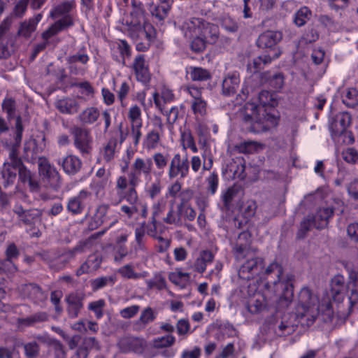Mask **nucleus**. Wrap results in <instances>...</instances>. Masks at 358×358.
Segmentation results:
<instances>
[{
  "mask_svg": "<svg viewBox=\"0 0 358 358\" xmlns=\"http://www.w3.org/2000/svg\"><path fill=\"white\" fill-rule=\"evenodd\" d=\"M319 315V299L309 288L301 289L298 296L296 317L302 326H311Z\"/></svg>",
  "mask_w": 358,
  "mask_h": 358,
  "instance_id": "nucleus-1",
  "label": "nucleus"
},
{
  "mask_svg": "<svg viewBox=\"0 0 358 358\" xmlns=\"http://www.w3.org/2000/svg\"><path fill=\"white\" fill-rule=\"evenodd\" d=\"M186 37H192V34H199L208 44H215L220 37L219 27L206 21L203 18L192 17L182 24Z\"/></svg>",
  "mask_w": 358,
  "mask_h": 358,
  "instance_id": "nucleus-2",
  "label": "nucleus"
},
{
  "mask_svg": "<svg viewBox=\"0 0 358 358\" xmlns=\"http://www.w3.org/2000/svg\"><path fill=\"white\" fill-rule=\"evenodd\" d=\"M132 10L127 20V34L129 37H136L138 34H144L143 30L147 29L149 23L145 16L143 4L137 0H131Z\"/></svg>",
  "mask_w": 358,
  "mask_h": 358,
  "instance_id": "nucleus-3",
  "label": "nucleus"
},
{
  "mask_svg": "<svg viewBox=\"0 0 358 358\" xmlns=\"http://www.w3.org/2000/svg\"><path fill=\"white\" fill-rule=\"evenodd\" d=\"M73 20L70 16H66L56 21L46 31L42 34V38L44 40L43 43L37 44L33 51L31 58L34 59L41 51L44 50L50 44L49 39L57 35L58 33L73 26Z\"/></svg>",
  "mask_w": 358,
  "mask_h": 358,
  "instance_id": "nucleus-4",
  "label": "nucleus"
},
{
  "mask_svg": "<svg viewBox=\"0 0 358 358\" xmlns=\"http://www.w3.org/2000/svg\"><path fill=\"white\" fill-rule=\"evenodd\" d=\"M75 147L83 156L90 155L92 151V138L90 131L85 127L73 126L71 128Z\"/></svg>",
  "mask_w": 358,
  "mask_h": 358,
  "instance_id": "nucleus-5",
  "label": "nucleus"
},
{
  "mask_svg": "<svg viewBox=\"0 0 358 358\" xmlns=\"http://www.w3.org/2000/svg\"><path fill=\"white\" fill-rule=\"evenodd\" d=\"M38 173L50 187L57 190L62 186V178L56 168L50 164L46 157L38 158Z\"/></svg>",
  "mask_w": 358,
  "mask_h": 358,
  "instance_id": "nucleus-6",
  "label": "nucleus"
},
{
  "mask_svg": "<svg viewBox=\"0 0 358 358\" xmlns=\"http://www.w3.org/2000/svg\"><path fill=\"white\" fill-rule=\"evenodd\" d=\"M245 257L247 259L241 265L238 271V275L241 278L250 280L262 272L264 262L262 257L256 256L254 252H250L249 256Z\"/></svg>",
  "mask_w": 358,
  "mask_h": 358,
  "instance_id": "nucleus-7",
  "label": "nucleus"
},
{
  "mask_svg": "<svg viewBox=\"0 0 358 358\" xmlns=\"http://www.w3.org/2000/svg\"><path fill=\"white\" fill-rule=\"evenodd\" d=\"M259 112V106L256 103L250 102L246 103L239 112L242 122L249 124V131L255 133L260 132V129L257 128V125L262 120Z\"/></svg>",
  "mask_w": 358,
  "mask_h": 358,
  "instance_id": "nucleus-8",
  "label": "nucleus"
},
{
  "mask_svg": "<svg viewBox=\"0 0 358 358\" xmlns=\"http://www.w3.org/2000/svg\"><path fill=\"white\" fill-rule=\"evenodd\" d=\"M189 172V161L187 155L182 156L179 153L175 154L169 164L168 175L170 179L186 178Z\"/></svg>",
  "mask_w": 358,
  "mask_h": 358,
  "instance_id": "nucleus-9",
  "label": "nucleus"
},
{
  "mask_svg": "<svg viewBox=\"0 0 358 358\" xmlns=\"http://www.w3.org/2000/svg\"><path fill=\"white\" fill-rule=\"evenodd\" d=\"M152 169V162L150 158L146 159L136 158L132 164L131 171L129 173V185L137 186L140 182V176H149Z\"/></svg>",
  "mask_w": 358,
  "mask_h": 358,
  "instance_id": "nucleus-10",
  "label": "nucleus"
},
{
  "mask_svg": "<svg viewBox=\"0 0 358 358\" xmlns=\"http://www.w3.org/2000/svg\"><path fill=\"white\" fill-rule=\"evenodd\" d=\"M24 127L22 125V120L21 116H17L16 124H15V136L14 143L9 152L8 161L6 164L23 166L24 163L20 157H18L17 149L20 147Z\"/></svg>",
  "mask_w": 358,
  "mask_h": 358,
  "instance_id": "nucleus-11",
  "label": "nucleus"
},
{
  "mask_svg": "<svg viewBox=\"0 0 358 358\" xmlns=\"http://www.w3.org/2000/svg\"><path fill=\"white\" fill-rule=\"evenodd\" d=\"M85 294L81 291H75L69 293L65 297L66 303V312L69 317L75 319L78 317L80 310L84 305L83 301L85 299Z\"/></svg>",
  "mask_w": 358,
  "mask_h": 358,
  "instance_id": "nucleus-12",
  "label": "nucleus"
},
{
  "mask_svg": "<svg viewBox=\"0 0 358 358\" xmlns=\"http://www.w3.org/2000/svg\"><path fill=\"white\" fill-rule=\"evenodd\" d=\"M117 345L122 352H133L141 355L147 348V342L143 338L127 336L120 338Z\"/></svg>",
  "mask_w": 358,
  "mask_h": 358,
  "instance_id": "nucleus-13",
  "label": "nucleus"
},
{
  "mask_svg": "<svg viewBox=\"0 0 358 358\" xmlns=\"http://www.w3.org/2000/svg\"><path fill=\"white\" fill-rule=\"evenodd\" d=\"M132 69L138 81L145 85L150 83L151 74L144 55H138L134 58Z\"/></svg>",
  "mask_w": 358,
  "mask_h": 358,
  "instance_id": "nucleus-14",
  "label": "nucleus"
},
{
  "mask_svg": "<svg viewBox=\"0 0 358 358\" xmlns=\"http://www.w3.org/2000/svg\"><path fill=\"white\" fill-rule=\"evenodd\" d=\"M18 181L27 186L31 192H38L41 189V184L36 173L32 172L24 164L21 166Z\"/></svg>",
  "mask_w": 358,
  "mask_h": 358,
  "instance_id": "nucleus-15",
  "label": "nucleus"
},
{
  "mask_svg": "<svg viewBox=\"0 0 358 358\" xmlns=\"http://www.w3.org/2000/svg\"><path fill=\"white\" fill-rule=\"evenodd\" d=\"M45 147V143L43 145H38L36 139H30L26 141L23 148V158L24 159L32 164L38 162L39 154L41 153Z\"/></svg>",
  "mask_w": 358,
  "mask_h": 358,
  "instance_id": "nucleus-16",
  "label": "nucleus"
},
{
  "mask_svg": "<svg viewBox=\"0 0 358 358\" xmlns=\"http://www.w3.org/2000/svg\"><path fill=\"white\" fill-rule=\"evenodd\" d=\"M250 234L248 231L240 233L233 248L236 259H243L250 255L252 252L250 250Z\"/></svg>",
  "mask_w": 358,
  "mask_h": 358,
  "instance_id": "nucleus-17",
  "label": "nucleus"
},
{
  "mask_svg": "<svg viewBox=\"0 0 358 358\" xmlns=\"http://www.w3.org/2000/svg\"><path fill=\"white\" fill-rule=\"evenodd\" d=\"M21 292L24 297L29 299L34 303L38 304L47 299V294L35 283L24 284L21 286Z\"/></svg>",
  "mask_w": 358,
  "mask_h": 358,
  "instance_id": "nucleus-18",
  "label": "nucleus"
},
{
  "mask_svg": "<svg viewBox=\"0 0 358 358\" xmlns=\"http://www.w3.org/2000/svg\"><path fill=\"white\" fill-rule=\"evenodd\" d=\"M282 34L280 31L268 30L261 34L257 40V45L260 48H269L273 50V48L282 40Z\"/></svg>",
  "mask_w": 358,
  "mask_h": 358,
  "instance_id": "nucleus-19",
  "label": "nucleus"
},
{
  "mask_svg": "<svg viewBox=\"0 0 358 358\" xmlns=\"http://www.w3.org/2000/svg\"><path fill=\"white\" fill-rule=\"evenodd\" d=\"M91 192L81 190L78 195L70 198L67 203V210L73 215H79L85 208V201L91 196Z\"/></svg>",
  "mask_w": 358,
  "mask_h": 358,
  "instance_id": "nucleus-20",
  "label": "nucleus"
},
{
  "mask_svg": "<svg viewBox=\"0 0 358 358\" xmlns=\"http://www.w3.org/2000/svg\"><path fill=\"white\" fill-rule=\"evenodd\" d=\"M13 212L17 215L19 220L27 226L34 224L42 215V212L37 208L24 209L22 206H16Z\"/></svg>",
  "mask_w": 358,
  "mask_h": 358,
  "instance_id": "nucleus-21",
  "label": "nucleus"
},
{
  "mask_svg": "<svg viewBox=\"0 0 358 358\" xmlns=\"http://www.w3.org/2000/svg\"><path fill=\"white\" fill-rule=\"evenodd\" d=\"M57 164L62 167L66 174L71 176L78 173L83 164L80 158L73 155H69L62 159H58Z\"/></svg>",
  "mask_w": 358,
  "mask_h": 358,
  "instance_id": "nucleus-22",
  "label": "nucleus"
},
{
  "mask_svg": "<svg viewBox=\"0 0 358 358\" xmlns=\"http://www.w3.org/2000/svg\"><path fill=\"white\" fill-rule=\"evenodd\" d=\"M143 32L144 34H138L136 37L131 38L136 41H142L136 43V48L138 51L145 52L149 49L152 41L155 38V30L152 25H148Z\"/></svg>",
  "mask_w": 358,
  "mask_h": 358,
  "instance_id": "nucleus-23",
  "label": "nucleus"
},
{
  "mask_svg": "<svg viewBox=\"0 0 358 358\" xmlns=\"http://www.w3.org/2000/svg\"><path fill=\"white\" fill-rule=\"evenodd\" d=\"M21 171V166L14 165L4 163L2 170L1 171V177L3 179L2 184L4 187H7L13 185L17 178V175H20Z\"/></svg>",
  "mask_w": 358,
  "mask_h": 358,
  "instance_id": "nucleus-24",
  "label": "nucleus"
},
{
  "mask_svg": "<svg viewBox=\"0 0 358 358\" xmlns=\"http://www.w3.org/2000/svg\"><path fill=\"white\" fill-rule=\"evenodd\" d=\"M346 289L347 285H345V279L343 275H337L332 278L331 294L335 301L341 302L343 300Z\"/></svg>",
  "mask_w": 358,
  "mask_h": 358,
  "instance_id": "nucleus-25",
  "label": "nucleus"
},
{
  "mask_svg": "<svg viewBox=\"0 0 358 358\" xmlns=\"http://www.w3.org/2000/svg\"><path fill=\"white\" fill-rule=\"evenodd\" d=\"M240 85L239 75L236 73H229L222 81V94L227 96L234 95Z\"/></svg>",
  "mask_w": 358,
  "mask_h": 358,
  "instance_id": "nucleus-26",
  "label": "nucleus"
},
{
  "mask_svg": "<svg viewBox=\"0 0 358 358\" xmlns=\"http://www.w3.org/2000/svg\"><path fill=\"white\" fill-rule=\"evenodd\" d=\"M102 262L101 255L99 253L90 255L85 262L76 271V275L80 276L84 273H88L96 271Z\"/></svg>",
  "mask_w": 358,
  "mask_h": 358,
  "instance_id": "nucleus-27",
  "label": "nucleus"
},
{
  "mask_svg": "<svg viewBox=\"0 0 358 358\" xmlns=\"http://www.w3.org/2000/svg\"><path fill=\"white\" fill-rule=\"evenodd\" d=\"M228 171L233 174L234 178H238L241 180H244L247 173H245L246 166L243 157H236L227 166Z\"/></svg>",
  "mask_w": 358,
  "mask_h": 358,
  "instance_id": "nucleus-28",
  "label": "nucleus"
},
{
  "mask_svg": "<svg viewBox=\"0 0 358 358\" xmlns=\"http://www.w3.org/2000/svg\"><path fill=\"white\" fill-rule=\"evenodd\" d=\"M334 215V209L331 208H320L313 217L314 227L317 229H322L326 227L329 223V220Z\"/></svg>",
  "mask_w": 358,
  "mask_h": 358,
  "instance_id": "nucleus-29",
  "label": "nucleus"
},
{
  "mask_svg": "<svg viewBox=\"0 0 358 358\" xmlns=\"http://www.w3.org/2000/svg\"><path fill=\"white\" fill-rule=\"evenodd\" d=\"M214 255L210 250H203L195 260L192 268L199 273H203L208 264L213 262Z\"/></svg>",
  "mask_w": 358,
  "mask_h": 358,
  "instance_id": "nucleus-30",
  "label": "nucleus"
},
{
  "mask_svg": "<svg viewBox=\"0 0 358 358\" xmlns=\"http://www.w3.org/2000/svg\"><path fill=\"white\" fill-rule=\"evenodd\" d=\"M48 320L49 315L46 312L39 311L25 318H18L17 324L22 327H31L38 323L47 322Z\"/></svg>",
  "mask_w": 358,
  "mask_h": 358,
  "instance_id": "nucleus-31",
  "label": "nucleus"
},
{
  "mask_svg": "<svg viewBox=\"0 0 358 358\" xmlns=\"http://www.w3.org/2000/svg\"><path fill=\"white\" fill-rule=\"evenodd\" d=\"M100 116L99 110L96 107H89L83 110L78 116V120L83 124H92Z\"/></svg>",
  "mask_w": 358,
  "mask_h": 358,
  "instance_id": "nucleus-32",
  "label": "nucleus"
},
{
  "mask_svg": "<svg viewBox=\"0 0 358 358\" xmlns=\"http://www.w3.org/2000/svg\"><path fill=\"white\" fill-rule=\"evenodd\" d=\"M56 108L62 113L74 114L78 111L79 104L74 99L66 98L58 100Z\"/></svg>",
  "mask_w": 358,
  "mask_h": 358,
  "instance_id": "nucleus-33",
  "label": "nucleus"
},
{
  "mask_svg": "<svg viewBox=\"0 0 358 358\" xmlns=\"http://www.w3.org/2000/svg\"><path fill=\"white\" fill-rule=\"evenodd\" d=\"M156 318V314L150 307L145 308L141 313L139 319L134 323L136 330L143 329L147 324L153 322Z\"/></svg>",
  "mask_w": 358,
  "mask_h": 358,
  "instance_id": "nucleus-34",
  "label": "nucleus"
},
{
  "mask_svg": "<svg viewBox=\"0 0 358 358\" xmlns=\"http://www.w3.org/2000/svg\"><path fill=\"white\" fill-rule=\"evenodd\" d=\"M351 121L350 115L348 113L337 114L331 123V129L336 132H343L350 125Z\"/></svg>",
  "mask_w": 358,
  "mask_h": 358,
  "instance_id": "nucleus-35",
  "label": "nucleus"
},
{
  "mask_svg": "<svg viewBox=\"0 0 358 358\" xmlns=\"http://www.w3.org/2000/svg\"><path fill=\"white\" fill-rule=\"evenodd\" d=\"M195 131L198 138V143L201 148L209 147L208 143L210 137L209 129L208 126L201 122H198L195 125Z\"/></svg>",
  "mask_w": 358,
  "mask_h": 358,
  "instance_id": "nucleus-36",
  "label": "nucleus"
},
{
  "mask_svg": "<svg viewBox=\"0 0 358 358\" xmlns=\"http://www.w3.org/2000/svg\"><path fill=\"white\" fill-rule=\"evenodd\" d=\"M279 116L274 113L267 112L264 110L263 117L257 128L260 129V131H267L270 127L278 125Z\"/></svg>",
  "mask_w": 358,
  "mask_h": 358,
  "instance_id": "nucleus-37",
  "label": "nucleus"
},
{
  "mask_svg": "<svg viewBox=\"0 0 358 358\" xmlns=\"http://www.w3.org/2000/svg\"><path fill=\"white\" fill-rule=\"evenodd\" d=\"M17 347L24 348V355L27 358H37L40 355V345L36 341L29 343H18Z\"/></svg>",
  "mask_w": 358,
  "mask_h": 358,
  "instance_id": "nucleus-38",
  "label": "nucleus"
},
{
  "mask_svg": "<svg viewBox=\"0 0 358 358\" xmlns=\"http://www.w3.org/2000/svg\"><path fill=\"white\" fill-rule=\"evenodd\" d=\"M171 6L161 2L157 5L152 3L150 6V11L153 17L162 21L167 17Z\"/></svg>",
  "mask_w": 358,
  "mask_h": 358,
  "instance_id": "nucleus-39",
  "label": "nucleus"
},
{
  "mask_svg": "<svg viewBox=\"0 0 358 358\" xmlns=\"http://www.w3.org/2000/svg\"><path fill=\"white\" fill-rule=\"evenodd\" d=\"M75 6L74 1H65L63 2L58 6H57L50 13V16L53 18H57L64 15L63 18L66 16H69L68 13ZM71 17V16L70 15Z\"/></svg>",
  "mask_w": 358,
  "mask_h": 358,
  "instance_id": "nucleus-40",
  "label": "nucleus"
},
{
  "mask_svg": "<svg viewBox=\"0 0 358 358\" xmlns=\"http://www.w3.org/2000/svg\"><path fill=\"white\" fill-rule=\"evenodd\" d=\"M108 208L109 206L106 204L101 205L97 208L93 222L90 224L91 229H96L105 222Z\"/></svg>",
  "mask_w": 358,
  "mask_h": 358,
  "instance_id": "nucleus-41",
  "label": "nucleus"
},
{
  "mask_svg": "<svg viewBox=\"0 0 358 358\" xmlns=\"http://www.w3.org/2000/svg\"><path fill=\"white\" fill-rule=\"evenodd\" d=\"M314 226L313 215H307L301 222L299 228L296 233L297 239H303L306 237L307 234L310 231L312 227Z\"/></svg>",
  "mask_w": 358,
  "mask_h": 358,
  "instance_id": "nucleus-42",
  "label": "nucleus"
},
{
  "mask_svg": "<svg viewBox=\"0 0 358 358\" xmlns=\"http://www.w3.org/2000/svg\"><path fill=\"white\" fill-rule=\"evenodd\" d=\"M280 284L284 292L279 299V304L283 307H287L293 299V286L289 282H280Z\"/></svg>",
  "mask_w": 358,
  "mask_h": 358,
  "instance_id": "nucleus-43",
  "label": "nucleus"
},
{
  "mask_svg": "<svg viewBox=\"0 0 358 358\" xmlns=\"http://www.w3.org/2000/svg\"><path fill=\"white\" fill-rule=\"evenodd\" d=\"M258 99L259 103L264 106L275 107L278 105V101L276 94L267 90H262L259 93Z\"/></svg>",
  "mask_w": 358,
  "mask_h": 358,
  "instance_id": "nucleus-44",
  "label": "nucleus"
},
{
  "mask_svg": "<svg viewBox=\"0 0 358 358\" xmlns=\"http://www.w3.org/2000/svg\"><path fill=\"white\" fill-rule=\"evenodd\" d=\"M240 191L241 187L237 185H234L233 186L229 187L222 194V201L226 210L230 209L232 201L237 196Z\"/></svg>",
  "mask_w": 358,
  "mask_h": 358,
  "instance_id": "nucleus-45",
  "label": "nucleus"
},
{
  "mask_svg": "<svg viewBox=\"0 0 358 358\" xmlns=\"http://www.w3.org/2000/svg\"><path fill=\"white\" fill-rule=\"evenodd\" d=\"M2 110L7 114V119L10 121L12 119L17 120L16 102L13 98H6L2 103ZM18 116H20L18 115Z\"/></svg>",
  "mask_w": 358,
  "mask_h": 358,
  "instance_id": "nucleus-46",
  "label": "nucleus"
},
{
  "mask_svg": "<svg viewBox=\"0 0 358 358\" xmlns=\"http://www.w3.org/2000/svg\"><path fill=\"white\" fill-rule=\"evenodd\" d=\"M189 74L194 81H206L211 78L210 71L201 67H191Z\"/></svg>",
  "mask_w": 358,
  "mask_h": 358,
  "instance_id": "nucleus-47",
  "label": "nucleus"
},
{
  "mask_svg": "<svg viewBox=\"0 0 358 358\" xmlns=\"http://www.w3.org/2000/svg\"><path fill=\"white\" fill-rule=\"evenodd\" d=\"M312 15L311 10L306 6L301 8L294 15V22L298 27L303 26Z\"/></svg>",
  "mask_w": 358,
  "mask_h": 358,
  "instance_id": "nucleus-48",
  "label": "nucleus"
},
{
  "mask_svg": "<svg viewBox=\"0 0 358 358\" xmlns=\"http://www.w3.org/2000/svg\"><path fill=\"white\" fill-rule=\"evenodd\" d=\"M136 186L129 185L128 191L125 193L124 198L129 203V207H136L137 211H139V206L142 203L138 196L137 192L136 190Z\"/></svg>",
  "mask_w": 358,
  "mask_h": 358,
  "instance_id": "nucleus-49",
  "label": "nucleus"
},
{
  "mask_svg": "<svg viewBox=\"0 0 358 358\" xmlns=\"http://www.w3.org/2000/svg\"><path fill=\"white\" fill-rule=\"evenodd\" d=\"M268 73H263L262 75V79L268 80L270 86L275 90L281 89L284 85V76L281 73H275L271 77H267Z\"/></svg>",
  "mask_w": 358,
  "mask_h": 358,
  "instance_id": "nucleus-50",
  "label": "nucleus"
},
{
  "mask_svg": "<svg viewBox=\"0 0 358 358\" xmlns=\"http://www.w3.org/2000/svg\"><path fill=\"white\" fill-rule=\"evenodd\" d=\"M128 118L131 122V127L143 125L140 107L137 105L131 106L128 112Z\"/></svg>",
  "mask_w": 358,
  "mask_h": 358,
  "instance_id": "nucleus-51",
  "label": "nucleus"
},
{
  "mask_svg": "<svg viewBox=\"0 0 358 358\" xmlns=\"http://www.w3.org/2000/svg\"><path fill=\"white\" fill-rule=\"evenodd\" d=\"M176 342V338L172 335H167L155 338L153 340V348L162 349L171 347Z\"/></svg>",
  "mask_w": 358,
  "mask_h": 358,
  "instance_id": "nucleus-52",
  "label": "nucleus"
},
{
  "mask_svg": "<svg viewBox=\"0 0 358 358\" xmlns=\"http://www.w3.org/2000/svg\"><path fill=\"white\" fill-rule=\"evenodd\" d=\"M116 280V277L114 275L103 276L97 278L92 281L91 285L93 290H98L108 285H113Z\"/></svg>",
  "mask_w": 358,
  "mask_h": 358,
  "instance_id": "nucleus-53",
  "label": "nucleus"
},
{
  "mask_svg": "<svg viewBox=\"0 0 358 358\" xmlns=\"http://www.w3.org/2000/svg\"><path fill=\"white\" fill-rule=\"evenodd\" d=\"M343 103L349 108L358 106V91L355 88L350 89L343 97Z\"/></svg>",
  "mask_w": 358,
  "mask_h": 358,
  "instance_id": "nucleus-54",
  "label": "nucleus"
},
{
  "mask_svg": "<svg viewBox=\"0 0 358 358\" xmlns=\"http://www.w3.org/2000/svg\"><path fill=\"white\" fill-rule=\"evenodd\" d=\"M257 206L255 201L250 200L246 201L241 208V210L243 216L246 220L247 222L248 220L252 217L257 210Z\"/></svg>",
  "mask_w": 358,
  "mask_h": 358,
  "instance_id": "nucleus-55",
  "label": "nucleus"
},
{
  "mask_svg": "<svg viewBox=\"0 0 358 358\" xmlns=\"http://www.w3.org/2000/svg\"><path fill=\"white\" fill-rule=\"evenodd\" d=\"M117 144V140L115 138H111L104 147L103 159L106 162H108L114 158Z\"/></svg>",
  "mask_w": 358,
  "mask_h": 358,
  "instance_id": "nucleus-56",
  "label": "nucleus"
},
{
  "mask_svg": "<svg viewBox=\"0 0 358 358\" xmlns=\"http://www.w3.org/2000/svg\"><path fill=\"white\" fill-rule=\"evenodd\" d=\"M149 289L157 288L159 290L165 289L166 282L162 274H156L152 280L147 282Z\"/></svg>",
  "mask_w": 358,
  "mask_h": 358,
  "instance_id": "nucleus-57",
  "label": "nucleus"
},
{
  "mask_svg": "<svg viewBox=\"0 0 358 358\" xmlns=\"http://www.w3.org/2000/svg\"><path fill=\"white\" fill-rule=\"evenodd\" d=\"M118 273L127 279H138L142 277V274L136 273L130 264H127L120 268Z\"/></svg>",
  "mask_w": 358,
  "mask_h": 358,
  "instance_id": "nucleus-58",
  "label": "nucleus"
},
{
  "mask_svg": "<svg viewBox=\"0 0 358 358\" xmlns=\"http://www.w3.org/2000/svg\"><path fill=\"white\" fill-rule=\"evenodd\" d=\"M221 24L224 29L231 33L237 32L239 29L238 23L230 16L223 17Z\"/></svg>",
  "mask_w": 358,
  "mask_h": 358,
  "instance_id": "nucleus-59",
  "label": "nucleus"
},
{
  "mask_svg": "<svg viewBox=\"0 0 358 358\" xmlns=\"http://www.w3.org/2000/svg\"><path fill=\"white\" fill-rule=\"evenodd\" d=\"M343 159L349 164H355L358 160V152L352 148H348L341 152Z\"/></svg>",
  "mask_w": 358,
  "mask_h": 358,
  "instance_id": "nucleus-60",
  "label": "nucleus"
},
{
  "mask_svg": "<svg viewBox=\"0 0 358 358\" xmlns=\"http://www.w3.org/2000/svg\"><path fill=\"white\" fill-rule=\"evenodd\" d=\"M191 108L195 115L199 114L201 116H203L206 114L207 103L203 99L199 100H193Z\"/></svg>",
  "mask_w": 358,
  "mask_h": 358,
  "instance_id": "nucleus-61",
  "label": "nucleus"
},
{
  "mask_svg": "<svg viewBox=\"0 0 358 358\" xmlns=\"http://www.w3.org/2000/svg\"><path fill=\"white\" fill-rule=\"evenodd\" d=\"M195 35L196 37L193 39L190 44L191 49L194 52H201L206 49V45L208 43L204 41L203 38H202V37H201L199 34Z\"/></svg>",
  "mask_w": 358,
  "mask_h": 358,
  "instance_id": "nucleus-62",
  "label": "nucleus"
},
{
  "mask_svg": "<svg viewBox=\"0 0 358 358\" xmlns=\"http://www.w3.org/2000/svg\"><path fill=\"white\" fill-rule=\"evenodd\" d=\"M207 190L208 192L213 195L215 194L217 187H218V176L215 173H212L207 178Z\"/></svg>",
  "mask_w": 358,
  "mask_h": 358,
  "instance_id": "nucleus-63",
  "label": "nucleus"
},
{
  "mask_svg": "<svg viewBox=\"0 0 358 358\" xmlns=\"http://www.w3.org/2000/svg\"><path fill=\"white\" fill-rule=\"evenodd\" d=\"M153 161L157 169L164 170L168 165V157L162 152H156L152 156Z\"/></svg>",
  "mask_w": 358,
  "mask_h": 358,
  "instance_id": "nucleus-64",
  "label": "nucleus"
}]
</instances>
